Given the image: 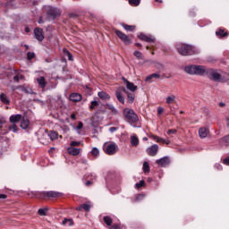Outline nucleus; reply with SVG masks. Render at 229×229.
Here are the masks:
<instances>
[{"label":"nucleus","mask_w":229,"mask_h":229,"mask_svg":"<svg viewBox=\"0 0 229 229\" xmlns=\"http://www.w3.org/2000/svg\"><path fill=\"white\" fill-rule=\"evenodd\" d=\"M134 56H136V58H138V60H142V53H140V51H135Z\"/></svg>","instance_id":"42"},{"label":"nucleus","mask_w":229,"mask_h":229,"mask_svg":"<svg viewBox=\"0 0 229 229\" xmlns=\"http://www.w3.org/2000/svg\"><path fill=\"white\" fill-rule=\"evenodd\" d=\"M81 99V96L79 93H72L70 95V100L73 101L74 103H78Z\"/></svg>","instance_id":"20"},{"label":"nucleus","mask_w":229,"mask_h":229,"mask_svg":"<svg viewBox=\"0 0 229 229\" xmlns=\"http://www.w3.org/2000/svg\"><path fill=\"white\" fill-rule=\"evenodd\" d=\"M136 187L140 189V187H144V181H140V182L136 183Z\"/></svg>","instance_id":"45"},{"label":"nucleus","mask_w":229,"mask_h":229,"mask_svg":"<svg viewBox=\"0 0 229 229\" xmlns=\"http://www.w3.org/2000/svg\"><path fill=\"white\" fill-rule=\"evenodd\" d=\"M152 78H160V75L157 74V73H153L152 74Z\"/></svg>","instance_id":"59"},{"label":"nucleus","mask_w":229,"mask_h":229,"mask_svg":"<svg viewBox=\"0 0 229 229\" xmlns=\"http://www.w3.org/2000/svg\"><path fill=\"white\" fill-rule=\"evenodd\" d=\"M156 164H157V165H159L160 167H167V165H169L170 164V161L168 157H162L160 159H157L156 161Z\"/></svg>","instance_id":"10"},{"label":"nucleus","mask_w":229,"mask_h":229,"mask_svg":"<svg viewBox=\"0 0 229 229\" xmlns=\"http://www.w3.org/2000/svg\"><path fill=\"white\" fill-rule=\"evenodd\" d=\"M3 124H4V121H0V129L3 128Z\"/></svg>","instance_id":"60"},{"label":"nucleus","mask_w":229,"mask_h":229,"mask_svg":"<svg viewBox=\"0 0 229 229\" xmlns=\"http://www.w3.org/2000/svg\"><path fill=\"white\" fill-rule=\"evenodd\" d=\"M106 108H108V110H111L112 114H114V115H116V114H117V109H115V107L114 106V105H112V104H106Z\"/></svg>","instance_id":"27"},{"label":"nucleus","mask_w":229,"mask_h":229,"mask_svg":"<svg viewBox=\"0 0 229 229\" xmlns=\"http://www.w3.org/2000/svg\"><path fill=\"white\" fill-rule=\"evenodd\" d=\"M92 205L90 204H82L76 208V210L81 211L85 210L86 212H89Z\"/></svg>","instance_id":"17"},{"label":"nucleus","mask_w":229,"mask_h":229,"mask_svg":"<svg viewBox=\"0 0 229 229\" xmlns=\"http://www.w3.org/2000/svg\"><path fill=\"white\" fill-rule=\"evenodd\" d=\"M98 96L102 101H110V96L105 91L98 92Z\"/></svg>","instance_id":"16"},{"label":"nucleus","mask_w":229,"mask_h":229,"mask_svg":"<svg viewBox=\"0 0 229 229\" xmlns=\"http://www.w3.org/2000/svg\"><path fill=\"white\" fill-rule=\"evenodd\" d=\"M222 142H224L225 144H226V146H229V135L225 136V137L222 139Z\"/></svg>","instance_id":"43"},{"label":"nucleus","mask_w":229,"mask_h":229,"mask_svg":"<svg viewBox=\"0 0 229 229\" xmlns=\"http://www.w3.org/2000/svg\"><path fill=\"white\" fill-rule=\"evenodd\" d=\"M139 38L144 42H148V44H151V42L155 43V38L153 37L145 35L143 33L139 35Z\"/></svg>","instance_id":"11"},{"label":"nucleus","mask_w":229,"mask_h":229,"mask_svg":"<svg viewBox=\"0 0 229 229\" xmlns=\"http://www.w3.org/2000/svg\"><path fill=\"white\" fill-rule=\"evenodd\" d=\"M109 131H110L111 133H114V131H117V128H115V127H111V128L109 129Z\"/></svg>","instance_id":"54"},{"label":"nucleus","mask_w":229,"mask_h":229,"mask_svg":"<svg viewBox=\"0 0 229 229\" xmlns=\"http://www.w3.org/2000/svg\"><path fill=\"white\" fill-rule=\"evenodd\" d=\"M223 162H224V164H225V165H229V157L224 159Z\"/></svg>","instance_id":"55"},{"label":"nucleus","mask_w":229,"mask_h":229,"mask_svg":"<svg viewBox=\"0 0 229 229\" xmlns=\"http://www.w3.org/2000/svg\"><path fill=\"white\" fill-rule=\"evenodd\" d=\"M122 26L126 31H133V30H135V25L123 24Z\"/></svg>","instance_id":"29"},{"label":"nucleus","mask_w":229,"mask_h":229,"mask_svg":"<svg viewBox=\"0 0 229 229\" xmlns=\"http://www.w3.org/2000/svg\"><path fill=\"white\" fill-rule=\"evenodd\" d=\"M146 151L149 157H156L157 153H158V145L154 144L148 148Z\"/></svg>","instance_id":"6"},{"label":"nucleus","mask_w":229,"mask_h":229,"mask_svg":"<svg viewBox=\"0 0 229 229\" xmlns=\"http://www.w3.org/2000/svg\"><path fill=\"white\" fill-rule=\"evenodd\" d=\"M146 198V195L144 194H139L136 198L137 201H140V199H144Z\"/></svg>","instance_id":"47"},{"label":"nucleus","mask_w":229,"mask_h":229,"mask_svg":"<svg viewBox=\"0 0 229 229\" xmlns=\"http://www.w3.org/2000/svg\"><path fill=\"white\" fill-rule=\"evenodd\" d=\"M63 225H64V226H72V225H74V223L72 222V219H71V218H64L63 221Z\"/></svg>","instance_id":"26"},{"label":"nucleus","mask_w":229,"mask_h":229,"mask_svg":"<svg viewBox=\"0 0 229 229\" xmlns=\"http://www.w3.org/2000/svg\"><path fill=\"white\" fill-rule=\"evenodd\" d=\"M104 222L106 223V225H107L108 226H112V219L110 216H104Z\"/></svg>","instance_id":"36"},{"label":"nucleus","mask_w":229,"mask_h":229,"mask_svg":"<svg viewBox=\"0 0 229 229\" xmlns=\"http://www.w3.org/2000/svg\"><path fill=\"white\" fill-rule=\"evenodd\" d=\"M22 75H16L13 77L14 81H19L20 80H22Z\"/></svg>","instance_id":"48"},{"label":"nucleus","mask_w":229,"mask_h":229,"mask_svg":"<svg viewBox=\"0 0 229 229\" xmlns=\"http://www.w3.org/2000/svg\"><path fill=\"white\" fill-rule=\"evenodd\" d=\"M27 56H28V59L29 60H32V58H35V54L34 53H31V52H29L27 54Z\"/></svg>","instance_id":"44"},{"label":"nucleus","mask_w":229,"mask_h":229,"mask_svg":"<svg viewBox=\"0 0 229 229\" xmlns=\"http://www.w3.org/2000/svg\"><path fill=\"white\" fill-rule=\"evenodd\" d=\"M128 98V103H133L135 101V95L126 92Z\"/></svg>","instance_id":"32"},{"label":"nucleus","mask_w":229,"mask_h":229,"mask_svg":"<svg viewBox=\"0 0 229 229\" xmlns=\"http://www.w3.org/2000/svg\"><path fill=\"white\" fill-rule=\"evenodd\" d=\"M166 105H173V103H176V96L175 95H169L165 98Z\"/></svg>","instance_id":"19"},{"label":"nucleus","mask_w":229,"mask_h":229,"mask_svg":"<svg viewBox=\"0 0 229 229\" xmlns=\"http://www.w3.org/2000/svg\"><path fill=\"white\" fill-rule=\"evenodd\" d=\"M150 80H153V75H149L146 78V81H149Z\"/></svg>","instance_id":"57"},{"label":"nucleus","mask_w":229,"mask_h":229,"mask_svg":"<svg viewBox=\"0 0 229 229\" xmlns=\"http://www.w3.org/2000/svg\"><path fill=\"white\" fill-rule=\"evenodd\" d=\"M206 73L212 81H219L221 80V72L219 70L208 69L206 70Z\"/></svg>","instance_id":"3"},{"label":"nucleus","mask_w":229,"mask_h":229,"mask_svg":"<svg viewBox=\"0 0 229 229\" xmlns=\"http://www.w3.org/2000/svg\"><path fill=\"white\" fill-rule=\"evenodd\" d=\"M216 169H217L218 171H221V169H223V166L220 164H216L215 165Z\"/></svg>","instance_id":"51"},{"label":"nucleus","mask_w":229,"mask_h":229,"mask_svg":"<svg viewBox=\"0 0 229 229\" xmlns=\"http://www.w3.org/2000/svg\"><path fill=\"white\" fill-rule=\"evenodd\" d=\"M64 56H67L68 57V60H70L71 62H72V54L67 50V49H64Z\"/></svg>","instance_id":"31"},{"label":"nucleus","mask_w":229,"mask_h":229,"mask_svg":"<svg viewBox=\"0 0 229 229\" xmlns=\"http://www.w3.org/2000/svg\"><path fill=\"white\" fill-rule=\"evenodd\" d=\"M35 38L38 40L39 42H42L44 40V30L40 28H38L34 30Z\"/></svg>","instance_id":"8"},{"label":"nucleus","mask_w":229,"mask_h":229,"mask_svg":"<svg viewBox=\"0 0 229 229\" xmlns=\"http://www.w3.org/2000/svg\"><path fill=\"white\" fill-rule=\"evenodd\" d=\"M115 34H116L125 44H131V40L130 39V38H129L126 34L121 32L120 30H115Z\"/></svg>","instance_id":"7"},{"label":"nucleus","mask_w":229,"mask_h":229,"mask_svg":"<svg viewBox=\"0 0 229 229\" xmlns=\"http://www.w3.org/2000/svg\"><path fill=\"white\" fill-rule=\"evenodd\" d=\"M86 185H87V186L90 185V181H88V182H86Z\"/></svg>","instance_id":"63"},{"label":"nucleus","mask_w":229,"mask_h":229,"mask_svg":"<svg viewBox=\"0 0 229 229\" xmlns=\"http://www.w3.org/2000/svg\"><path fill=\"white\" fill-rule=\"evenodd\" d=\"M174 133H176V130L174 129H170L167 131V135H173Z\"/></svg>","instance_id":"49"},{"label":"nucleus","mask_w":229,"mask_h":229,"mask_svg":"<svg viewBox=\"0 0 229 229\" xmlns=\"http://www.w3.org/2000/svg\"><path fill=\"white\" fill-rule=\"evenodd\" d=\"M157 137H158V136H152V139H154V140L157 141Z\"/></svg>","instance_id":"64"},{"label":"nucleus","mask_w":229,"mask_h":229,"mask_svg":"<svg viewBox=\"0 0 229 229\" xmlns=\"http://www.w3.org/2000/svg\"><path fill=\"white\" fill-rule=\"evenodd\" d=\"M21 128H22V130H28L29 126H30V120L28 119V117L23 116L21 119V124H20Z\"/></svg>","instance_id":"15"},{"label":"nucleus","mask_w":229,"mask_h":229,"mask_svg":"<svg viewBox=\"0 0 229 229\" xmlns=\"http://www.w3.org/2000/svg\"><path fill=\"white\" fill-rule=\"evenodd\" d=\"M25 31H26V33H30V29H29V28H26V29H25Z\"/></svg>","instance_id":"61"},{"label":"nucleus","mask_w":229,"mask_h":229,"mask_svg":"<svg viewBox=\"0 0 229 229\" xmlns=\"http://www.w3.org/2000/svg\"><path fill=\"white\" fill-rule=\"evenodd\" d=\"M67 151L69 155H72L73 157H76L80 153V148H75L73 147H69L67 148Z\"/></svg>","instance_id":"21"},{"label":"nucleus","mask_w":229,"mask_h":229,"mask_svg":"<svg viewBox=\"0 0 229 229\" xmlns=\"http://www.w3.org/2000/svg\"><path fill=\"white\" fill-rule=\"evenodd\" d=\"M129 4L139 6V4H140V0H129Z\"/></svg>","instance_id":"39"},{"label":"nucleus","mask_w":229,"mask_h":229,"mask_svg":"<svg viewBox=\"0 0 229 229\" xmlns=\"http://www.w3.org/2000/svg\"><path fill=\"white\" fill-rule=\"evenodd\" d=\"M143 172L149 173V163L146 161L143 163Z\"/></svg>","instance_id":"38"},{"label":"nucleus","mask_w":229,"mask_h":229,"mask_svg":"<svg viewBox=\"0 0 229 229\" xmlns=\"http://www.w3.org/2000/svg\"><path fill=\"white\" fill-rule=\"evenodd\" d=\"M208 133H209V131L206 127H201L200 129H199V136L200 139H207V137L208 136Z\"/></svg>","instance_id":"12"},{"label":"nucleus","mask_w":229,"mask_h":229,"mask_svg":"<svg viewBox=\"0 0 229 229\" xmlns=\"http://www.w3.org/2000/svg\"><path fill=\"white\" fill-rule=\"evenodd\" d=\"M47 13L51 17H58V16H60V10H58L55 7H50L47 9Z\"/></svg>","instance_id":"14"},{"label":"nucleus","mask_w":229,"mask_h":229,"mask_svg":"<svg viewBox=\"0 0 229 229\" xmlns=\"http://www.w3.org/2000/svg\"><path fill=\"white\" fill-rule=\"evenodd\" d=\"M123 115L129 124H135V123L139 122V116L137 115V114H135V111H133V109L125 108L123 110Z\"/></svg>","instance_id":"2"},{"label":"nucleus","mask_w":229,"mask_h":229,"mask_svg":"<svg viewBox=\"0 0 229 229\" xmlns=\"http://www.w3.org/2000/svg\"><path fill=\"white\" fill-rule=\"evenodd\" d=\"M220 82L226 83V81H229V74L226 72L220 73Z\"/></svg>","instance_id":"23"},{"label":"nucleus","mask_w":229,"mask_h":229,"mask_svg":"<svg viewBox=\"0 0 229 229\" xmlns=\"http://www.w3.org/2000/svg\"><path fill=\"white\" fill-rule=\"evenodd\" d=\"M95 106H99V102L93 100L91 101V105L89 106L90 110H94Z\"/></svg>","instance_id":"40"},{"label":"nucleus","mask_w":229,"mask_h":229,"mask_svg":"<svg viewBox=\"0 0 229 229\" xmlns=\"http://www.w3.org/2000/svg\"><path fill=\"white\" fill-rule=\"evenodd\" d=\"M9 130L11 131H13L14 133L17 132V130H19V128L17 127V125L15 123H13L10 127Z\"/></svg>","instance_id":"41"},{"label":"nucleus","mask_w":229,"mask_h":229,"mask_svg":"<svg viewBox=\"0 0 229 229\" xmlns=\"http://www.w3.org/2000/svg\"><path fill=\"white\" fill-rule=\"evenodd\" d=\"M43 194L47 198H58V192L56 191H44Z\"/></svg>","instance_id":"24"},{"label":"nucleus","mask_w":229,"mask_h":229,"mask_svg":"<svg viewBox=\"0 0 229 229\" xmlns=\"http://www.w3.org/2000/svg\"><path fill=\"white\" fill-rule=\"evenodd\" d=\"M70 146H72V148L80 146V141H71Z\"/></svg>","instance_id":"46"},{"label":"nucleus","mask_w":229,"mask_h":229,"mask_svg":"<svg viewBox=\"0 0 229 229\" xmlns=\"http://www.w3.org/2000/svg\"><path fill=\"white\" fill-rule=\"evenodd\" d=\"M83 128V123L80 122L77 126V130H81Z\"/></svg>","instance_id":"53"},{"label":"nucleus","mask_w":229,"mask_h":229,"mask_svg":"<svg viewBox=\"0 0 229 229\" xmlns=\"http://www.w3.org/2000/svg\"><path fill=\"white\" fill-rule=\"evenodd\" d=\"M71 119H72V121L76 120V114H71Z\"/></svg>","instance_id":"58"},{"label":"nucleus","mask_w":229,"mask_h":229,"mask_svg":"<svg viewBox=\"0 0 229 229\" xmlns=\"http://www.w3.org/2000/svg\"><path fill=\"white\" fill-rule=\"evenodd\" d=\"M131 144L135 148L139 146V138L137 137V135L133 134L131 136Z\"/></svg>","instance_id":"22"},{"label":"nucleus","mask_w":229,"mask_h":229,"mask_svg":"<svg viewBox=\"0 0 229 229\" xmlns=\"http://www.w3.org/2000/svg\"><path fill=\"white\" fill-rule=\"evenodd\" d=\"M157 114H158L159 115H162V114H164V109L159 106V107L157 108Z\"/></svg>","instance_id":"50"},{"label":"nucleus","mask_w":229,"mask_h":229,"mask_svg":"<svg viewBox=\"0 0 229 229\" xmlns=\"http://www.w3.org/2000/svg\"><path fill=\"white\" fill-rule=\"evenodd\" d=\"M92 157H95V158H98L99 157V149L98 148H93L91 150Z\"/></svg>","instance_id":"33"},{"label":"nucleus","mask_w":229,"mask_h":229,"mask_svg":"<svg viewBox=\"0 0 229 229\" xmlns=\"http://www.w3.org/2000/svg\"><path fill=\"white\" fill-rule=\"evenodd\" d=\"M47 210H49L47 208H39L38 211V214L39 216H47Z\"/></svg>","instance_id":"35"},{"label":"nucleus","mask_w":229,"mask_h":229,"mask_svg":"<svg viewBox=\"0 0 229 229\" xmlns=\"http://www.w3.org/2000/svg\"><path fill=\"white\" fill-rule=\"evenodd\" d=\"M156 139H157V142H162L163 144H167V145L171 144V141L169 140H164L160 137H157Z\"/></svg>","instance_id":"34"},{"label":"nucleus","mask_w":229,"mask_h":229,"mask_svg":"<svg viewBox=\"0 0 229 229\" xmlns=\"http://www.w3.org/2000/svg\"><path fill=\"white\" fill-rule=\"evenodd\" d=\"M6 194H0V199H6Z\"/></svg>","instance_id":"56"},{"label":"nucleus","mask_w":229,"mask_h":229,"mask_svg":"<svg viewBox=\"0 0 229 229\" xmlns=\"http://www.w3.org/2000/svg\"><path fill=\"white\" fill-rule=\"evenodd\" d=\"M226 125H227L228 128H229V119L226 120Z\"/></svg>","instance_id":"62"},{"label":"nucleus","mask_w":229,"mask_h":229,"mask_svg":"<svg viewBox=\"0 0 229 229\" xmlns=\"http://www.w3.org/2000/svg\"><path fill=\"white\" fill-rule=\"evenodd\" d=\"M177 50L180 55H182L183 56L187 55H192V47L189 45H183L180 44L177 45Z\"/></svg>","instance_id":"4"},{"label":"nucleus","mask_w":229,"mask_h":229,"mask_svg":"<svg viewBox=\"0 0 229 229\" xmlns=\"http://www.w3.org/2000/svg\"><path fill=\"white\" fill-rule=\"evenodd\" d=\"M110 229H121V225H114L110 227Z\"/></svg>","instance_id":"52"},{"label":"nucleus","mask_w":229,"mask_h":229,"mask_svg":"<svg viewBox=\"0 0 229 229\" xmlns=\"http://www.w3.org/2000/svg\"><path fill=\"white\" fill-rule=\"evenodd\" d=\"M121 90H123V92H126V89L124 88H121L120 89L116 90L115 96L118 101L124 105V97L123 96V93H121Z\"/></svg>","instance_id":"13"},{"label":"nucleus","mask_w":229,"mask_h":229,"mask_svg":"<svg viewBox=\"0 0 229 229\" xmlns=\"http://www.w3.org/2000/svg\"><path fill=\"white\" fill-rule=\"evenodd\" d=\"M37 81L38 83V86L41 89H45L46 88V79H44V77H39L37 79Z\"/></svg>","instance_id":"25"},{"label":"nucleus","mask_w":229,"mask_h":229,"mask_svg":"<svg viewBox=\"0 0 229 229\" xmlns=\"http://www.w3.org/2000/svg\"><path fill=\"white\" fill-rule=\"evenodd\" d=\"M187 74L203 76L207 72V68L203 65H189L184 68Z\"/></svg>","instance_id":"1"},{"label":"nucleus","mask_w":229,"mask_h":229,"mask_svg":"<svg viewBox=\"0 0 229 229\" xmlns=\"http://www.w3.org/2000/svg\"><path fill=\"white\" fill-rule=\"evenodd\" d=\"M49 139H51L52 140H56V139H58V133H56L55 131H50L48 134Z\"/></svg>","instance_id":"30"},{"label":"nucleus","mask_w":229,"mask_h":229,"mask_svg":"<svg viewBox=\"0 0 229 229\" xmlns=\"http://www.w3.org/2000/svg\"><path fill=\"white\" fill-rule=\"evenodd\" d=\"M22 119L21 114H13L10 116L9 121L10 123H19Z\"/></svg>","instance_id":"18"},{"label":"nucleus","mask_w":229,"mask_h":229,"mask_svg":"<svg viewBox=\"0 0 229 229\" xmlns=\"http://www.w3.org/2000/svg\"><path fill=\"white\" fill-rule=\"evenodd\" d=\"M0 99L2 103H4V105H8L10 103V100H8V97H6L4 93L1 94Z\"/></svg>","instance_id":"28"},{"label":"nucleus","mask_w":229,"mask_h":229,"mask_svg":"<svg viewBox=\"0 0 229 229\" xmlns=\"http://www.w3.org/2000/svg\"><path fill=\"white\" fill-rule=\"evenodd\" d=\"M216 35H218L219 37H226L228 36V32H225V30H219L216 32Z\"/></svg>","instance_id":"37"},{"label":"nucleus","mask_w":229,"mask_h":229,"mask_svg":"<svg viewBox=\"0 0 229 229\" xmlns=\"http://www.w3.org/2000/svg\"><path fill=\"white\" fill-rule=\"evenodd\" d=\"M123 80L126 84V89H128V90L131 92H135L137 90L138 87L134 83L130 82V81L126 80L125 78H123Z\"/></svg>","instance_id":"9"},{"label":"nucleus","mask_w":229,"mask_h":229,"mask_svg":"<svg viewBox=\"0 0 229 229\" xmlns=\"http://www.w3.org/2000/svg\"><path fill=\"white\" fill-rule=\"evenodd\" d=\"M104 151H106V155H115L117 153V144L114 142L105 143Z\"/></svg>","instance_id":"5"}]
</instances>
